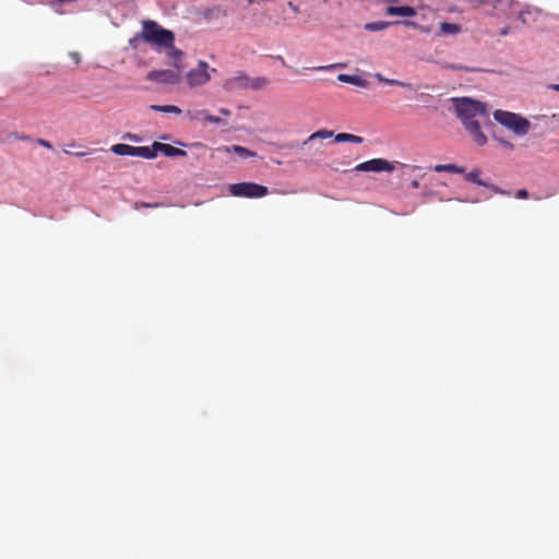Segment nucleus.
<instances>
[{
    "label": "nucleus",
    "mask_w": 559,
    "mask_h": 559,
    "mask_svg": "<svg viewBox=\"0 0 559 559\" xmlns=\"http://www.w3.org/2000/svg\"><path fill=\"white\" fill-rule=\"evenodd\" d=\"M454 108L465 129L472 134L474 141L483 146L487 143V136L480 128L479 118L487 119L488 111L481 102L467 97L454 98Z\"/></svg>",
    "instance_id": "f257e3e1"
},
{
    "label": "nucleus",
    "mask_w": 559,
    "mask_h": 559,
    "mask_svg": "<svg viewBox=\"0 0 559 559\" xmlns=\"http://www.w3.org/2000/svg\"><path fill=\"white\" fill-rule=\"evenodd\" d=\"M140 38L158 47H170L175 41V35L171 31L163 28L152 20L142 22V32L130 39V45L135 47V43Z\"/></svg>",
    "instance_id": "f03ea898"
},
{
    "label": "nucleus",
    "mask_w": 559,
    "mask_h": 559,
    "mask_svg": "<svg viewBox=\"0 0 559 559\" xmlns=\"http://www.w3.org/2000/svg\"><path fill=\"white\" fill-rule=\"evenodd\" d=\"M493 118L498 123L520 136L526 135L531 129V122L526 118L514 112L496 110L493 112Z\"/></svg>",
    "instance_id": "7ed1b4c3"
},
{
    "label": "nucleus",
    "mask_w": 559,
    "mask_h": 559,
    "mask_svg": "<svg viewBox=\"0 0 559 559\" xmlns=\"http://www.w3.org/2000/svg\"><path fill=\"white\" fill-rule=\"evenodd\" d=\"M229 192L238 198L257 199L267 195L269 189L255 182H239L230 185Z\"/></svg>",
    "instance_id": "20e7f679"
},
{
    "label": "nucleus",
    "mask_w": 559,
    "mask_h": 559,
    "mask_svg": "<svg viewBox=\"0 0 559 559\" xmlns=\"http://www.w3.org/2000/svg\"><path fill=\"white\" fill-rule=\"evenodd\" d=\"M111 152L120 156H139L145 159L155 158V153L150 151V146H132L118 143L111 146Z\"/></svg>",
    "instance_id": "39448f33"
},
{
    "label": "nucleus",
    "mask_w": 559,
    "mask_h": 559,
    "mask_svg": "<svg viewBox=\"0 0 559 559\" xmlns=\"http://www.w3.org/2000/svg\"><path fill=\"white\" fill-rule=\"evenodd\" d=\"M356 171H372V173H392L395 170V165L383 158H373L364 163L358 164L355 167Z\"/></svg>",
    "instance_id": "423d86ee"
},
{
    "label": "nucleus",
    "mask_w": 559,
    "mask_h": 559,
    "mask_svg": "<svg viewBox=\"0 0 559 559\" xmlns=\"http://www.w3.org/2000/svg\"><path fill=\"white\" fill-rule=\"evenodd\" d=\"M210 79L209 64L205 61H200L198 67L190 70L187 74V80L191 87L204 85Z\"/></svg>",
    "instance_id": "0eeeda50"
},
{
    "label": "nucleus",
    "mask_w": 559,
    "mask_h": 559,
    "mask_svg": "<svg viewBox=\"0 0 559 559\" xmlns=\"http://www.w3.org/2000/svg\"><path fill=\"white\" fill-rule=\"evenodd\" d=\"M147 79L158 83L165 84H178L180 81V74L174 70H154L148 72Z\"/></svg>",
    "instance_id": "6e6552de"
},
{
    "label": "nucleus",
    "mask_w": 559,
    "mask_h": 559,
    "mask_svg": "<svg viewBox=\"0 0 559 559\" xmlns=\"http://www.w3.org/2000/svg\"><path fill=\"white\" fill-rule=\"evenodd\" d=\"M150 151H153L155 153V157L157 156V153L160 152L165 156L168 157H183L187 155V152L175 147L170 144L160 143V142H154L153 145L150 147Z\"/></svg>",
    "instance_id": "1a4fd4ad"
},
{
    "label": "nucleus",
    "mask_w": 559,
    "mask_h": 559,
    "mask_svg": "<svg viewBox=\"0 0 559 559\" xmlns=\"http://www.w3.org/2000/svg\"><path fill=\"white\" fill-rule=\"evenodd\" d=\"M397 24H402V25L409 26V27L418 26L417 23L413 22V21H394V22L378 21V22L367 23L365 25V29H367L369 32H378V31H383L391 25H397Z\"/></svg>",
    "instance_id": "9d476101"
},
{
    "label": "nucleus",
    "mask_w": 559,
    "mask_h": 559,
    "mask_svg": "<svg viewBox=\"0 0 559 559\" xmlns=\"http://www.w3.org/2000/svg\"><path fill=\"white\" fill-rule=\"evenodd\" d=\"M251 78L245 73H240L226 81L228 90H250Z\"/></svg>",
    "instance_id": "9b49d317"
},
{
    "label": "nucleus",
    "mask_w": 559,
    "mask_h": 559,
    "mask_svg": "<svg viewBox=\"0 0 559 559\" xmlns=\"http://www.w3.org/2000/svg\"><path fill=\"white\" fill-rule=\"evenodd\" d=\"M540 15L542 10L533 7H526L520 12L519 17L523 24H531L535 22Z\"/></svg>",
    "instance_id": "f8f14e48"
},
{
    "label": "nucleus",
    "mask_w": 559,
    "mask_h": 559,
    "mask_svg": "<svg viewBox=\"0 0 559 559\" xmlns=\"http://www.w3.org/2000/svg\"><path fill=\"white\" fill-rule=\"evenodd\" d=\"M385 14L391 15V16L397 15V16L409 17V16L416 15V10L414 8L407 7V5H404V7L389 5L385 9Z\"/></svg>",
    "instance_id": "ddd939ff"
},
{
    "label": "nucleus",
    "mask_w": 559,
    "mask_h": 559,
    "mask_svg": "<svg viewBox=\"0 0 559 559\" xmlns=\"http://www.w3.org/2000/svg\"><path fill=\"white\" fill-rule=\"evenodd\" d=\"M218 150L224 151L226 153H235L239 155L241 158H250L257 156L255 152L240 145L224 146Z\"/></svg>",
    "instance_id": "4468645a"
},
{
    "label": "nucleus",
    "mask_w": 559,
    "mask_h": 559,
    "mask_svg": "<svg viewBox=\"0 0 559 559\" xmlns=\"http://www.w3.org/2000/svg\"><path fill=\"white\" fill-rule=\"evenodd\" d=\"M337 80L343 83L353 84L359 87H367L368 81L359 75H350V74H338Z\"/></svg>",
    "instance_id": "2eb2a0df"
},
{
    "label": "nucleus",
    "mask_w": 559,
    "mask_h": 559,
    "mask_svg": "<svg viewBox=\"0 0 559 559\" xmlns=\"http://www.w3.org/2000/svg\"><path fill=\"white\" fill-rule=\"evenodd\" d=\"M374 78L381 82V83H385L388 85H392V86H401V87H404V88H408V90H415L414 86L411 84V83H406V82H402V81H399V80H394V79H386L384 78L381 73H376L374 74Z\"/></svg>",
    "instance_id": "dca6fc26"
},
{
    "label": "nucleus",
    "mask_w": 559,
    "mask_h": 559,
    "mask_svg": "<svg viewBox=\"0 0 559 559\" xmlns=\"http://www.w3.org/2000/svg\"><path fill=\"white\" fill-rule=\"evenodd\" d=\"M436 173L463 174L465 169L455 164H438L433 167Z\"/></svg>",
    "instance_id": "f3484780"
},
{
    "label": "nucleus",
    "mask_w": 559,
    "mask_h": 559,
    "mask_svg": "<svg viewBox=\"0 0 559 559\" xmlns=\"http://www.w3.org/2000/svg\"><path fill=\"white\" fill-rule=\"evenodd\" d=\"M481 170L479 168H475L472 171L465 174V179L471 181L477 186H489V182H486L480 179Z\"/></svg>",
    "instance_id": "a211bd4d"
},
{
    "label": "nucleus",
    "mask_w": 559,
    "mask_h": 559,
    "mask_svg": "<svg viewBox=\"0 0 559 559\" xmlns=\"http://www.w3.org/2000/svg\"><path fill=\"white\" fill-rule=\"evenodd\" d=\"M336 142H352L360 144L362 143L364 139L361 136L350 134V133H338L335 135Z\"/></svg>",
    "instance_id": "6ab92c4d"
},
{
    "label": "nucleus",
    "mask_w": 559,
    "mask_h": 559,
    "mask_svg": "<svg viewBox=\"0 0 559 559\" xmlns=\"http://www.w3.org/2000/svg\"><path fill=\"white\" fill-rule=\"evenodd\" d=\"M150 108L154 111H160V112H165V114H176V115L181 114V109L174 105H165V106L152 105V106H150Z\"/></svg>",
    "instance_id": "aec40b11"
},
{
    "label": "nucleus",
    "mask_w": 559,
    "mask_h": 559,
    "mask_svg": "<svg viewBox=\"0 0 559 559\" xmlns=\"http://www.w3.org/2000/svg\"><path fill=\"white\" fill-rule=\"evenodd\" d=\"M269 85V80L263 76L251 78L250 90H261Z\"/></svg>",
    "instance_id": "412c9836"
},
{
    "label": "nucleus",
    "mask_w": 559,
    "mask_h": 559,
    "mask_svg": "<svg viewBox=\"0 0 559 559\" xmlns=\"http://www.w3.org/2000/svg\"><path fill=\"white\" fill-rule=\"evenodd\" d=\"M440 29L443 34H456L460 32L461 27L459 24L453 23H441Z\"/></svg>",
    "instance_id": "4be33fe9"
},
{
    "label": "nucleus",
    "mask_w": 559,
    "mask_h": 559,
    "mask_svg": "<svg viewBox=\"0 0 559 559\" xmlns=\"http://www.w3.org/2000/svg\"><path fill=\"white\" fill-rule=\"evenodd\" d=\"M333 135V132L332 131H328V130H320V131H317L314 133H312L307 141H312L314 139H329Z\"/></svg>",
    "instance_id": "5701e85b"
},
{
    "label": "nucleus",
    "mask_w": 559,
    "mask_h": 559,
    "mask_svg": "<svg viewBox=\"0 0 559 559\" xmlns=\"http://www.w3.org/2000/svg\"><path fill=\"white\" fill-rule=\"evenodd\" d=\"M198 116H203L204 119L207 121V122H211V123H221L222 122V119L219 117H216V116H213V115H210L207 111L205 110H202V111H198L197 112Z\"/></svg>",
    "instance_id": "b1692460"
},
{
    "label": "nucleus",
    "mask_w": 559,
    "mask_h": 559,
    "mask_svg": "<svg viewBox=\"0 0 559 559\" xmlns=\"http://www.w3.org/2000/svg\"><path fill=\"white\" fill-rule=\"evenodd\" d=\"M165 48L168 49V56L170 58H173L176 61L180 59L182 52L179 49H177L174 45Z\"/></svg>",
    "instance_id": "393cba45"
},
{
    "label": "nucleus",
    "mask_w": 559,
    "mask_h": 559,
    "mask_svg": "<svg viewBox=\"0 0 559 559\" xmlns=\"http://www.w3.org/2000/svg\"><path fill=\"white\" fill-rule=\"evenodd\" d=\"M486 188H489L492 192L495 193H498V194H506V195H510V192L509 191H506L501 188H499L498 186L496 185H492V183H489V186H485Z\"/></svg>",
    "instance_id": "a878e982"
},
{
    "label": "nucleus",
    "mask_w": 559,
    "mask_h": 559,
    "mask_svg": "<svg viewBox=\"0 0 559 559\" xmlns=\"http://www.w3.org/2000/svg\"><path fill=\"white\" fill-rule=\"evenodd\" d=\"M159 204L158 203H147V202H136L134 203V209L135 210H139L140 207H144V209H151V207H158Z\"/></svg>",
    "instance_id": "bb28decb"
},
{
    "label": "nucleus",
    "mask_w": 559,
    "mask_h": 559,
    "mask_svg": "<svg viewBox=\"0 0 559 559\" xmlns=\"http://www.w3.org/2000/svg\"><path fill=\"white\" fill-rule=\"evenodd\" d=\"M530 197V193L526 189H520L515 193V198L518 199H527Z\"/></svg>",
    "instance_id": "cd10ccee"
},
{
    "label": "nucleus",
    "mask_w": 559,
    "mask_h": 559,
    "mask_svg": "<svg viewBox=\"0 0 559 559\" xmlns=\"http://www.w3.org/2000/svg\"><path fill=\"white\" fill-rule=\"evenodd\" d=\"M69 57L73 60V62H74L75 64H80V62H81V55H80L79 52H76V51H71V52L69 53Z\"/></svg>",
    "instance_id": "c85d7f7f"
},
{
    "label": "nucleus",
    "mask_w": 559,
    "mask_h": 559,
    "mask_svg": "<svg viewBox=\"0 0 559 559\" xmlns=\"http://www.w3.org/2000/svg\"><path fill=\"white\" fill-rule=\"evenodd\" d=\"M37 142H38L39 145H41V146H44V147H46L48 150L52 148L51 143L49 141H47V140L39 139Z\"/></svg>",
    "instance_id": "c756f323"
},
{
    "label": "nucleus",
    "mask_w": 559,
    "mask_h": 559,
    "mask_svg": "<svg viewBox=\"0 0 559 559\" xmlns=\"http://www.w3.org/2000/svg\"><path fill=\"white\" fill-rule=\"evenodd\" d=\"M337 64H331V66H326V67H317V68H314V70H317V71L330 70V69L335 68Z\"/></svg>",
    "instance_id": "7c9ffc66"
},
{
    "label": "nucleus",
    "mask_w": 559,
    "mask_h": 559,
    "mask_svg": "<svg viewBox=\"0 0 559 559\" xmlns=\"http://www.w3.org/2000/svg\"><path fill=\"white\" fill-rule=\"evenodd\" d=\"M221 114H223L224 116H229L230 115V110L227 109V108H221Z\"/></svg>",
    "instance_id": "2f4dec72"
},
{
    "label": "nucleus",
    "mask_w": 559,
    "mask_h": 559,
    "mask_svg": "<svg viewBox=\"0 0 559 559\" xmlns=\"http://www.w3.org/2000/svg\"><path fill=\"white\" fill-rule=\"evenodd\" d=\"M501 143L508 148H513V144L508 141H501Z\"/></svg>",
    "instance_id": "473e14b6"
},
{
    "label": "nucleus",
    "mask_w": 559,
    "mask_h": 559,
    "mask_svg": "<svg viewBox=\"0 0 559 559\" xmlns=\"http://www.w3.org/2000/svg\"><path fill=\"white\" fill-rule=\"evenodd\" d=\"M411 186H412V188L417 189V188H419V181L418 180H413Z\"/></svg>",
    "instance_id": "72a5a7b5"
},
{
    "label": "nucleus",
    "mask_w": 559,
    "mask_h": 559,
    "mask_svg": "<svg viewBox=\"0 0 559 559\" xmlns=\"http://www.w3.org/2000/svg\"><path fill=\"white\" fill-rule=\"evenodd\" d=\"M508 33H509V27H508V26H507V27H503V28L501 29V32H500V34H501L502 36H506Z\"/></svg>",
    "instance_id": "f704fd0d"
},
{
    "label": "nucleus",
    "mask_w": 559,
    "mask_h": 559,
    "mask_svg": "<svg viewBox=\"0 0 559 559\" xmlns=\"http://www.w3.org/2000/svg\"><path fill=\"white\" fill-rule=\"evenodd\" d=\"M74 156H78V157H82V156H85L86 153L85 152H75L73 153Z\"/></svg>",
    "instance_id": "c9c22d12"
},
{
    "label": "nucleus",
    "mask_w": 559,
    "mask_h": 559,
    "mask_svg": "<svg viewBox=\"0 0 559 559\" xmlns=\"http://www.w3.org/2000/svg\"><path fill=\"white\" fill-rule=\"evenodd\" d=\"M550 88L556 92H559V84H552V85H550Z\"/></svg>",
    "instance_id": "e433bc0d"
},
{
    "label": "nucleus",
    "mask_w": 559,
    "mask_h": 559,
    "mask_svg": "<svg viewBox=\"0 0 559 559\" xmlns=\"http://www.w3.org/2000/svg\"><path fill=\"white\" fill-rule=\"evenodd\" d=\"M289 5L292 7V10L297 11V7L293 5L292 2H289Z\"/></svg>",
    "instance_id": "4c0bfd02"
},
{
    "label": "nucleus",
    "mask_w": 559,
    "mask_h": 559,
    "mask_svg": "<svg viewBox=\"0 0 559 559\" xmlns=\"http://www.w3.org/2000/svg\"><path fill=\"white\" fill-rule=\"evenodd\" d=\"M249 2H252L253 0H248Z\"/></svg>",
    "instance_id": "58836bf2"
}]
</instances>
